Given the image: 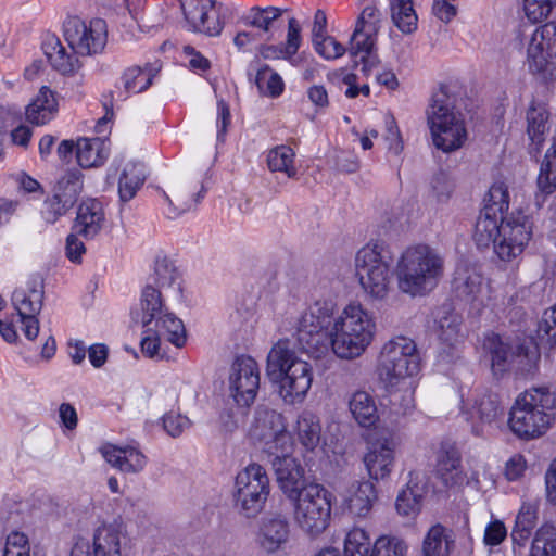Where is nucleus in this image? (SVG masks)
<instances>
[{
	"label": "nucleus",
	"instance_id": "f257e3e1",
	"mask_svg": "<svg viewBox=\"0 0 556 556\" xmlns=\"http://www.w3.org/2000/svg\"><path fill=\"white\" fill-rule=\"evenodd\" d=\"M337 305L332 300H318L299 318L296 342L314 358L330 351L343 359L361 356L374 340V316L361 304L351 303L334 317Z\"/></svg>",
	"mask_w": 556,
	"mask_h": 556
},
{
	"label": "nucleus",
	"instance_id": "f03ea898",
	"mask_svg": "<svg viewBox=\"0 0 556 556\" xmlns=\"http://www.w3.org/2000/svg\"><path fill=\"white\" fill-rule=\"evenodd\" d=\"M294 345L291 340L281 339L267 355V377L286 404L303 402L313 382L312 366L298 356Z\"/></svg>",
	"mask_w": 556,
	"mask_h": 556
},
{
	"label": "nucleus",
	"instance_id": "7ed1b4c3",
	"mask_svg": "<svg viewBox=\"0 0 556 556\" xmlns=\"http://www.w3.org/2000/svg\"><path fill=\"white\" fill-rule=\"evenodd\" d=\"M444 275V257L428 244L408 247L400 256L395 267L397 288L416 298L433 291Z\"/></svg>",
	"mask_w": 556,
	"mask_h": 556
},
{
	"label": "nucleus",
	"instance_id": "20e7f679",
	"mask_svg": "<svg viewBox=\"0 0 556 556\" xmlns=\"http://www.w3.org/2000/svg\"><path fill=\"white\" fill-rule=\"evenodd\" d=\"M556 397L548 388H531L521 393L509 413L510 430L520 439L543 435L554 420Z\"/></svg>",
	"mask_w": 556,
	"mask_h": 556
},
{
	"label": "nucleus",
	"instance_id": "39448f33",
	"mask_svg": "<svg viewBox=\"0 0 556 556\" xmlns=\"http://www.w3.org/2000/svg\"><path fill=\"white\" fill-rule=\"evenodd\" d=\"M455 97L446 86H441L433 94L427 110L428 124L434 146L443 152L459 149L467 138L460 112L455 110Z\"/></svg>",
	"mask_w": 556,
	"mask_h": 556
},
{
	"label": "nucleus",
	"instance_id": "423d86ee",
	"mask_svg": "<svg viewBox=\"0 0 556 556\" xmlns=\"http://www.w3.org/2000/svg\"><path fill=\"white\" fill-rule=\"evenodd\" d=\"M393 252L383 241L369 242L356 254V274L364 291L374 299H384L390 290Z\"/></svg>",
	"mask_w": 556,
	"mask_h": 556
},
{
	"label": "nucleus",
	"instance_id": "0eeeda50",
	"mask_svg": "<svg viewBox=\"0 0 556 556\" xmlns=\"http://www.w3.org/2000/svg\"><path fill=\"white\" fill-rule=\"evenodd\" d=\"M269 494L270 483L266 470L258 464H250L236 477L232 508L240 518L253 520L263 513Z\"/></svg>",
	"mask_w": 556,
	"mask_h": 556
},
{
	"label": "nucleus",
	"instance_id": "6e6552de",
	"mask_svg": "<svg viewBox=\"0 0 556 556\" xmlns=\"http://www.w3.org/2000/svg\"><path fill=\"white\" fill-rule=\"evenodd\" d=\"M293 503L295 525L308 536L316 538L329 525L330 493L320 484L311 483L289 497Z\"/></svg>",
	"mask_w": 556,
	"mask_h": 556
},
{
	"label": "nucleus",
	"instance_id": "1a4fd4ad",
	"mask_svg": "<svg viewBox=\"0 0 556 556\" xmlns=\"http://www.w3.org/2000/svg\"><path fill=\"white\" fill-rule=\"evenodd\" d=\"M382 15L375 7H365L357 17L349 42V53L361 73L369 77L380 63L376 52L377 37L381 28Z\"/></svg>",
	"mask_w": 556,
	"mask_h": 556
},
{
	"label": "nucleus",
	"instance_id": "9d476101",
	"mask_svg": "<svg viewBox=\"0 0 556 556\" xmlns=\"http://www.w3.org/2000/svg\"><path fill=\"white\" fill-rule=\"evenodd\" d=\"M420 357L416 343L406 337H396L386 342L378 359L380 380L387 386H396L419 371Z\"/></svg>",
	"mask_w": 556,
	"mask_h": 556
},
{
	"label": "nucleus",
	"instance_id": "9b49d317",
	"mask_svg": "<svg viewBox=\"0 0 556 556\" xmlns=\"http://www.w3.org/2000/svg\"><path fill=\"white\" fill-rule=\"evenodd\" d=\"M530 73L543 83L556 78V24L546 23L531 36L527 49Z\"/></svg>",
	"mask_w": 556,
	"mask_h": 556
},
{
	"label": "nucleus",
	"instance_id": "f8f14e48",
	"mask_svg": "<svg viewBox=\"0 0 556 556\" xmlns=\"http://www.w3.org/2000/svg\"><path fill=\"white\" fill-rule=\"evenodd\" d=\"M250 435L263 443L266 453L292 450L291 437L287 431L283 416L266 405H258L255 408Z\"/></svg>",
	"mask_w": 556,
	"mask_h": 556
},
{
	"label": "nucleus",
	"instance_id": "ddd939ff",
	"mask_svg": "<svg viewBox=\"0 0 556 556\" xmlns=\"http://www.w3.org/2000/svg\"><path fill=\"white\" fill-rule=\"evenodd\" d=\"M532 236V222L521 211L501 216L500 238L495 241V253L504 262L519 256Z\"/></svg>",
	"mask_w": 556,
	"mask_h": 556
},
{
	"label": "nucleus",
	"instance_id": "4468645a",
	"mask_svg": "<svg viewBox=\"0 0 556 556\" xmlns=\"http://www.w3.org/2000/svg\"><path fill=\"white\" fill-rule=\"evenodd\" d=\"M64 37L77 55L88 56L102 52L108 40L106 23L102 18L89 23L79 17H70L64 23Z\"/></svg>",
	"mask_w": 556,
	"mask_h": 556
},
{
	"label": "nucleus",
	"instance_id": "2eb2a0df",
	"mask_svg": "<svg viewBox=\"0 0 556 556\" xmlns=\"http://www.w3.org/2000/svg\"><path fill=\"white\" fill-rule=\"evenodd\" d=\"M509 193L504 184H495L489 190L488 203L476 222L473 239L479 247H489L500 238L501 216L508 211Z\"/></svg>",
	"mask_w": 556,
	"mask_h": 556
},
{
	"label": "nucleus",
	"instance_id": "dca6fc26",
	"mask_svg": "<svg viewBox=\"0 0 556 556\" xmlns=\"http://www.w3.org/2000/svg\"><path fill=\"white\" fill-rule=\"evenodd\" d=\"M407 545L395 536L382 535L374 543L369 534L355 527L346 533L344 556H406Z\"/></svg>",
	"mask_w": 556,
	"mask_h": 556
},
{
	"label": "nucleus",
	"instance_id": "f3484780",
	"mask_svg": "<svg viewBox=\"0 0 556 556\" xmlns=\"http://www.w3.org/2000/svg\"><path fill=\"white\" fill-rule=\"evenodd\" d=\"M230 396L241 407H249L260 389L257 363L249 356H240L231 365L228 378Z\"/></svg>",
	"mask_w": 556,
	"mask_h": 556
},
{
	"label": "nucleus",
	"instance_id": "a211bd4d",
	"mask_svg": "<svg viewBox=\"0 0 556 556\" xmlns=\"http://www.w3.org/2000/svg\"><path fill=\"white\" fill-rule=\"evenodd\" d=\"M291 541V527L281 514H270L261 519L254 535L257 548L267 556L286 552Z\"/></svg>",
	"mask_w": 556,
	"mask_h": 556
},
{
	"label": "nucleus",
	"instance_id": "6ab92c4d",
	"mask_svg": "<svg viewBox=\"0 0 556 556\" xmlns=\"http://www.w3.org/2000/svg\"><path fill=\"white\" fill-rule=\"evenodd\" d=\"M463 413L471 422L472 432L481 435L485 427L504 416V407L496 393L485 391L476 394L472 400L464 401Z\"/></svg>",
	"mask_w": 556,
	"mask_h": 556
},
{
	"label": "nucleus",
	"instance_id": "aec40b11",
	"mask_svg": "<svg viewBox=\"0 0 556 556\" xmlns=\"http://www.w3.org/2000/svg\"><path fill=\"white\" fill-rule=\"evenodd\" d=\"M11 301L20 317L24 336L28 340H35L39 333L37 315L42 308L43 290L35 286L28 289H16Z\"/></svg>",
	"mask_w": 556,
	"mask_h": 556
},
{
	"label": "nucleus",
	"instance_id": "412c9836",
	"mask_svg": "<svg viewBox=\"0 0 556 556\" xmlns=\"http://www.w3.org/2000/svg\"><path fill=\"white\" fill-rule=\"evenodd\" d=\"M395 442L391 437L376 435L368 441L367 453L363 462L372 480H383L394 466Z\"/></svg>",
	"mask_w": 556,
	"mask_h": 556
},
{
	"label": "nucleus",
	"instance_id": "4be33fe9",
	"mask_svg": "<svg viewBox=\"0 0 556 556\" xmlns=\"http://www.w3.org/2000/svg\"><path fill=\"white\" fill-rule=\"evenodd\" d=\"M290 453L291 450L267 452L277 482L288 498L305 486L303 471Z\"/></svg>",
	"mask_w": 556,
	"mask_h": 556
},
{
	"label": "nucleus",
	"instance_id": "5701e85b",
	"mask_svg": "<svg viewBox=\"0 0 556 556\" xmlns=\"http://www.w3.org/2000/svg\"><path fill=\"white\" fill-rule=\"evenodd\" d=\"M105 223L103 205L96 199L83 201L77 210L73 231L89 240L97 237Z\"/></svg>",
	"mask_w": 556,
	"mask_h": 556
},
{
	"label": "nucleus",
	"instance_id": "b1692460",
	"mask_svg": "<svg viewBox=\"0 0 556 556\" xmlns=\"http://www.w3.org/2000/svg\"><path fill=\"white\" fill-rule=\"evenodd\" d=\"M102 456L114 468L124 473H139L148 463L146 455L135 446L109 445L102 448Z\"/></svg>",
	"mask_w": 556,
	"mask_h": 556
},
{
	"label": "nucleus",
	"instance_id": "393cba45",
	"mask_svg": "<svg viewBox=\"0 0 556 556\" xmlns=\"http://www.w3.org/2000/svg\"><path fill=\"white\" fill-rule=\"evenodd\" d=\"M164 313V304L161 290L147 285L140 298V308L131 312L132 321L142 327H149L159 316Z\"/></svg>",
	"mask_w": 556,
	"mask_h": 556
},
{
	"label": "nucleus",
	"instance_id": "a878e982",
	"mask_svg": "<svg viewBox=\"0 0 556 556\" xmlns=\"http://www.w3.org/2000/svg\"><path fill=\"white\" fill-rule=\"evenodd\" d=\"M455 547L454 531L437 523L428 530L424 539L422 554L424 556H450Z\"/></svg>",
	"mask_w": 556,
	"mask_h": 556
},
{
	"label": "nucleus",
	"instance_id": "bb28decb",
	"mask_svg": "<svg viewBox=\"0 0 556 556\" xmlns=\"http://www.w3.org/2000/svg\"><path fill=\"white\" fill-rule=\"evenodd\" d=\"M377 498V491L371 481H356L349 489L348 509L354 516L365 518Z\"/></svg>",
	"mask_w": 556,
	"mask_h": 556
},
{
	"label": "nucleus",
	"instance_id": "cd10ccee",
	"mask_svg": "<svg viewBox=\"0 0 556 556\" xmlns=\"http://www.w3.org/2000/svg\"><path fill=\"white\" fill-rule=\"evenodd\" d=\"M56 112L58 101L54 92L43 86L33 102L27 105L26 117L29 123L40 126L50 122Z\"/></svg>",
	"mask_w": 556,
	"mask_h": 556
},
{
	"label": "nucleus",
	"instance_id": "c85d7f7f",
	"mask_svg": "<svg viewBox=\"0 0 556 556\" xmlns=\"http://www.w3.org/2000/svg\"><path fill=\"white\" fill-rule=\"evenodd\" d=\"M460 454L452 443H443L438 454L437 472L446 486H453L462 481Z\"/></svg>",
	"mask_w": 556,
	"mask_h": 556
},
{
	"label": "nucleus",
	"instance_id": "c756f323",
	"mask_svg": "<svg viewBox=\"0 0 556 556\" xmlns=\"http://www.w3.org/2000/svg\"><path fill=\"white\" fill-rule=\"evenodd\" d=\"M539 504L536 502L523 503L517 514L510 536L515 546L523 547L538 522Z\"/></svg>",
	"mask_w": 556,
	"mask_h": 556
},
{
	"label": "nucleus",
	"instance_id": "7c9ffc66",
	"mask_svg": "<svg viewBox=\"0 0 556 556\" xmlns=\"http://www.w3.org/2000/svg\"><path fill=\"white\" fill-rule=\"evenodd\" d=\"M45 53L52 67L63 75H73L80 68L78 58L68 54L58 38H50L45 43Z\"/></svg>",
	"mask_w": 556,
	"mask_h": 556
},
{
	"label": "nucleus",
	"instance_id": "2f4dec72",
	"mask_svg": "<svg viewBox=\"0 0 556 556\" xmlns=\"http://www.w3.org/2000/svg\"><path fill=\"white\" fill-rule=\"evenodd\" d=\"M527 134L531 141L530 152H540V147L545 140V132L548 129V112L541 104H532L527 112Z\"/></svg>",
	"mask_w": 556,
	"mask_h": 556
},
{
	"label": "nucleus",
	"instance_id": "473e14b6",
	"mask_svg": "<svg viewBox=\"0 0 556 556\" xmlns=\"http://www.w3.org/2000/svg\"><path fill=\"white\" fill-rule=\"evenodd\" d=\"M108 152L104 142L99 138H81L76 143V159L80 167H97L105 161Z\"/></svg>",
	"mask_w": 556,
	"mask_h": 556
},
{
	"label": "nucleus",
	"instance_id": "72a5a7b5",
	"mask_svg": "<svg viewBox=\"0 0 556 556\" xmlns=\"http://www.w3.org/2000/svg\"><path fill=\"white\" fill-rule=\"evenodd\" d=\"M540 351L532 341L516 345L511 354V369L523 376H533L538 370Z\"/></svg>",
	"mask_w": 556,
	"mask_h": 556
},
{
	"label": "nucleus",
	"instance_id": "f704fd0d",
	"mask_svg": "<svg viewBox=\"0 0 556 556\" xmlns=\"http://www.w3.org/2000/svg\"><path fill=\"white\" fill-rule=\"evenodd\" d=\"M296 435L307 451H314L320 443L321 427L319 419L311 412H303L296 421Z\"/></svg>",
	"mask_w": 556,
	"mask_h": 556
},
{
	"label": "nucleus",
	"instance_id": "c9c22d12",
	"mask_svg": "<svg viewBox=\"0 0 556 556\" xmlns=\"http://www.w3.org/2000/svg\"><path fill=\"white\" fill-rule=\"evenodd\" d=\"M81 191V173L78 170H70L58 180L53 189V195L56 197L59 201L64 202L67 206L73 207Z\"/></svg>",
	"mask_w": 556,
	"mask_h": 556
},
{
	"label": "nucleus",
	"instance_id": "e433bc0d",
	"mask_svg": "<svg viewBox=\"0 0 556 556\" xmlns=\"http://www.w3.org/2000/svg\"><path fill=\"white\" fill-rule=\"evenodd\" d=\"M350 410L362 427H370L378 420L377 407L372 397L364 392H355L350 400Z\"/></svg>",
	"mask_w": 556,
	"mask_h": 556
},
{
	"label": "nucleus",
	"instance_id": "4c0bfd02",
	"mask_svg": "<svg viewBox=\"0 0 556 556\" xmlns=\"http://www.w3.org/2000/svg\"><path fill=\"white\" fill-rule=\"evenodd\" d=\"M283 9L277 7H252L248 14L242 17V22L247 26L254 27L263 33H269L276 21H278L282 13Z\"/></svg>",
	"mask_w": 556,
	"mask_h": 556
},
{
	"label": "nucleus",
	"instance_id": "58836bf2",
	"mask_svg": "<svg viewBox=\"0 0 556 556\" xmlns=\"http://www.w3.org/2000/svg\"><path fill=\"white\" fill-rule=\"evenodd\" d=\"M155 331L177 348H181L186 343V329L177 316L173 313L164 312L155 319Z\"/></svg>",
	"mask_w": 556,
	"mask_h": 556
},
{
	"label": "nucleus",
	"instance_id": "ea45409f",
	"mask_svg": "<svg viewBox=\"0 0 556 556\" xmlns=\"http://www.w3.org/2000/svg\"><path fill=\"white\" fill-rule=\"evenodd\" d=\"M256 66L255 85L261 93L269 97H278L283 91V81L278 73L271 70L266 64H258V59L255 58L252 66Z\"/></svg>",
	"mask_w": 556,
	"mask_h": 556
},
{
	"label": "nucleus",
	"instance_id": "a19ab883",
	"mask_svg": "<svg viewBox=\"0 0 556 556\" xmlns=\"http://www.w3.org/2000/svg\"><path fill=\"white\" fill-rule=\"evenodd\" d=\"M393 24L404 34H412L417 28V14L412 0H390Z\"/></svg>",
	"mask_w": 556,
	"mask_h": 556
},
{
	"label": "nucleus",
	"instance_id": "79ce46f5",
	"mask_svg": "<svg viewBox=\"0 0 556 556\" xmlns=\"http://www.w3.org/2000/svg\"><path fill=\"white\" fill-rule=\"evenodd\" d=\"M146 180L143 167L137 164L125 166L118 181V194L122 202L131 200Z\"/></svg>",
	"mask_w": 556,
	"mask_h": 556
},
{
	"label": "nucleus",
	"instance_id": "37998d69",
	"mask_svg": "<svg viewBox=\"0 0 556 556\" xmlns=\"http://www.w3.org/2000/svg\"><path fill=\"white\" fill-rule=\"evenodd\" d=\"M294 156L295 153L290 147L278 146L268 152L267 165L271 172H281L293 178L296 175Z\"/></svg>",
	"mask_w": 556,
	"mask_h": 556
},
{
	"label": "nucleus",
	"instance_id": "c03bdc74",
	"mask_svg": "<svg viewBox=\"0 0 556 556\" xmlns=\"http://www.w3.org/2000/svg\"><path fill=\"white\" fill-rule=\"evenodd\" d=\"M530 556H556V527L544 523L538 529Z\"/></svg>",
	"mask_w": 556,
	"mask_h": 556
},
{
	"label": "nucleus",
	"instance_id": "a18cd8bd",
	"mask_svg": "<svg viewBox=\"0 0 556 556\" xmlns=\"http://www.w3.org/2000/svg\"><path fill=\"white\" fill-rule=\"evenodd\" d=\"M153 77L151 70L131 66L124 72L122 80L127 93H140L151 86Z\"/></svg>",
	"mask_w": 556,
	"mask_h": 556
},
{
	"label": "nucleus",
	"instance_id": "49530a36",
	"mask_svg": "<svg viewBox=\"0 0 556 556\" xmlns=\"http://www.w3.org/2000/svg\"><path fill=\"white\" fill-rule=\"evenodd\" d=\"M457 296L466 302H475L482 290V277L477 273L459 274L454 279Z\"/></svg>",
	"mask_w": 556,
	"mask_h": 556
},
{
	"label": "nucleus",
	"instance_id": "de8ad7c7",
	"mask_svg": "<svg viewBox=\"0 0 556 556\" xmlns=\"http://www.w3.org/2000/svg\"><path fill=\"white\" fill-rule=\"evenodd\" d=\"M538 187L545 194L556 189V143L547 150L538 177Z\"/></svg>",
	"mask_w": 556,
	"mask_h": 556
},
{
	"label": "nucleus",
	"instance_id": "09e8293b",
	"mask_svg": "<svg viewBox=\"0 0 556 556\" xmlns=\"http://www.w3.org/2000/svg\"><path fill=\"white\" fill-rule=\"evenodd\" d=\"M486 348L491 354V365L494 372H503L511 368L510 359L514 350L503 343L498 336L489 338Z\"/></svg>",
	"mask_w": 556,
	"mask_h": 556
},
{
	"label": "nucleus",
	"instance_id": "8fccbe9b",
	"mask_svg": "<svg viewBox=\"0 0 556 556\" xmlns=\"http://www.w3.org/2000/svg\"><path fill=\"white\" fill-rule=\"evenodd\" d=\"M215 1L204 0L203 10L199 14V21L194 23L191 30L206 34L208 36H217L223 29V24L218 15L213 16Z\"/></svg>",
	"mask_w": 556,
	"mask_h": 556
},
{
	"label": "nucleus",
	"instance_id": "3c124183",
	"mask_svg": "<svg viewBox=\"0 0 556 556\" xmlns=\"http://www.w3.org/2000/svg\"><path fill=\"white\" fill-rule=\"evenodd\" d=\"M438 323L440 339L452 345L459 336L460 317L448 307H443L438 314Z\"/></svg>",
	"mask_w": 556,
	"mask_h": 556
},
{
	"label": "nucleus",
	"instance_id": "603ef678",
	"mask_svg": "<svg viewBox=\"0 0 556 556\" xmlns=\"http://www.w3.org/2000/svg\"><path fill=\"white\" fill-rule=\"evenodd\" d=\"M536 334L541 344L549 349L556 345V304L544 311L538 325Z\"/></svg>",
	"mask_w": 556,
	"mask_h": 556
},
{
	"label": "nucleus",
	"instance_id": "864d4df0",
	"mask_svg": "<svg viewBox=\"0 0 556 556\" xmlns=\"http://www.w3.org/2000/svg\"><path fill=\"white\" fill-rule=\"evenodd\" d=\"M421 507V495L418 493L417 486H407L402 490L395 502V508L402 516H416Z\"/></svg>",
	"mask_w": 556,
	"mask_h": 556
},
{
	"label": "nucleus",
	"instance_id": "5fc2aeb1",
	"mask_svg": "<svg viewBox=\"0 0 556 556\" xmlns=\"http://www.w3.org/2000/svg\"><path fill=\"white\" fill-rule=\"evenodd\" d=\"M179 278V274L167 257H157L154 265L153 279L157 289L173 287Z\"/></svg>",
	"mask_w": 556,
	"mask_h": 556
},
{
	"label": "nucleus",
	"instance_id": "6e6d98bb",
	"mask_svg": "<svg viewBox=\"0 0 556 556\" xmlns=\"http://www.w3.org/2000/svg\"><path fill=\"white\" fill-rule=\"evenodd\" d=\"M312 43L316 53L325 60H336L346 52V48L329 35L312 38Z\"/></svg>",
	"mask_w": 556,
	"mask_h": 556
},
{
	"label": "nucleus",
	"instance_id": "4d7b16f0",
	"mask_svg": "<svg viewBox=\"0 0 556 556\" xmlns=\"http://www.w3.org/2000/svg\"><path fill=\"white\" fill-rule=\"evenodd\" d=\"M190 182H181L175 187L174 197L177 203V206L174 210V214H179L190 210L194 204L199 202L201 197V192L203 191V186H201L200 191H195V187L191 188Z\"/></svg>",
	"mask_w": 556,
	"mask_h": 556
},
{
	"label": "nucleus",
	"instance_id": "13d9d810",
	"mask_svg": "<svg viewBox=\"0 0 556 556\" xmlns=\"http://www.w3.org/2000/svg\"><path fill=\"white\" fill-rule=\"evenodd\" d=\"M431 194L438 203H446L455 189L453 178L445 172H438L433 175L430 182Z\"/></svg>",
	"mask_w": 556,
	"mask_h": 556
},
{
	"label": "nucleus",
	"instance_id": "bf43d9fd",
	"mask_svg": "<svg viewBox=\"0 0 556 556\" xmlns=\"http://www.w3.org/2000/svg\"><path fill=\"white\" fill-rule=\"evenodd\" d=\"M556 4V0H523L525 14L532 23L545 20Z\"/></svg>",
	"mask_w": 556,
	"mask_h": 556
},
{
	"label": "nucleus",
	"instance_id": "052dcab7",
	"mask_svg": "<svg viewBox=\"0 0 556 556\" xmlns=\"http://www.w3.org/2000/svg\"><path fill=\"white\" fill-rule=\"evenodd\" d=\"M302 43L301 25L296 18L291 17L288 22V30L285 48L286 60H291L299 51Z\"/></svg>",
	"mask_w": 556,
	"mask_h": 556
},
{
	"label": "nucleus",
	"instance_id": "680f3d73",
	"mask_svg": "<svg viewBox=\"0 0 556 556\" xmlns=\"http://www.w3.org/2000/svg\"><path fill=\"white\" fill-rule=\"evenodd\" d=\"M191 426L190 419L179 413L169 412L163 417L164 430L173 438H178Z\"/></svg>",
	"mask_w": 556,
	"mask_h": 556
},
{
	"label": "nucleus",
	"instance_id": "e2e57ef3",
	"mask_svg": "<svg viewBox=\"0 0 556 556\" xmlns=\"http://www.w3.org/2000/svg\"><path fill=\"white\" fill-rule=\"evenodd\" d=\"M72 207L64 202L59 201L52 195L43 202L41 211L42 217L47 223L54 224L61 216L65 215Z\"/></svg>",
	"mask_w": 556,
	"mask_h": 556
},
{
	"label": "nucleus",
	"instance_id": "0e129e2a",
	"mask_svg": "<svg viewBox=\"0 0 556 556\" xmlns=\"http://www.w3.org/2000/svg\"><path fill=\"white\" fill-rule=\"evenodd\" d=\"M3 555H29L28 539L24 533L12 532L7 538Z\"/></svg>",
	"mask_w": 556,
	"mask_h": 556
},
{
	"label": "nucleus",
	"instance_id": "69168bd1",
	"mask_svg": "<svg viewBox=\"0 0 556 556\" xmlns=\"http://www.w3.org/2000/svg\"><path fill=\"white\" fill-rule=\"evenodd\" d=\"M507 536V529L503 521L493 520L484 530L483 542L488 546L500 545Z\"/></svg>",
	"mask_w": 556,
	"mask_h": 556
},
{
	"label": "nucleus",
	"instance_id": "338daca9",
	"mask_svg": "<svg viewBox=\"0 0 556 556\" xmlns=\"http://www.w3.org/2000/svg\"><path fill=\"white\" fill-rule=\"evenodd\" d=\"M203 2L204 0H179L180 9L190 30L194 23L199 21L198 16L203 10Z\"/></svg>",
	"mask_w": 556,
	"mask_h": 556
},
{
	"label": "nucleus",
	"instance_id": "774afa93",
	"mask_svg": "<svg viewBox=\"0 0 556 556\" xmlns=\"http://www.w3.org/2000/svg\"><path fill=\"white\" fill-rule=\"evenodd\" d=\"M78 233L73 231L66 239V255L75 263H79L81 255L86 252L84 242L78 238Z\"/></svg>",
	"mask_w": 556,
	"mask_h": 556
}]
</instances>
